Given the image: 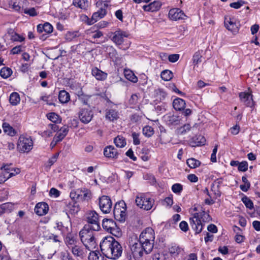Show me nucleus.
<instances>
[{
    "label": "nucleus",
    "mask_w": 260,
    "mask_h": 260,
    "mask_svg": "<svg viewBox=\"0 0 260 260\" xmlns=\"http://www.w3.org/2000/svg\"><path fill=\"white\" fill-rule=\"evenodd\" d=\"M100 248L103 254L107 258L117 259L121 256L122 248L120 243L113 237H104L100 242Z\"/></svg>",
    "instance_id": "1"
},
{
    "label": "nucleus",
    "mask_w": 260,
    "mask_h": 260,
    "mask_svg": "<svg viewBox=\"0 0 260 260\" xmlns=\"http://www.w3.org/2000/svg\"><path fill=\"white\" fill-rule=\"evenodd\" d=\"M99 230H93L89 225H84L79 232V236L82 243L86 249L91 251L96 245L95 234Z\"/></svg>",
    "instance_id": "2"
},
{
    "label": "nucleus",
    "mask_w": 260,
    "mask_h": 260,
    "mask_svg": "<svg viewBox=\"0 0 260 260\" xmlns=\"http://www.w3.org/2000/svg\"><path fill=\"white\" fill-rule=\"evenodd\" d=\"M129 246L135 258H141L144 254L150 253L152 250L146 248L147 246L139 240L136 235H133L129 239Z\"/></svg>",
    "instance_id": "3"
},
{
    "label": "nucleus",
    "mask_w": 260,
    "mask_h": 260,
    "mask_svg": "<svg viewBox=\"0 0 260 260\" xmlns=\"http://www.w3.org/2000/svg\"><path fill=\"white\" fill-rule=\"evenodd\" d=\"M154 239L155 234L154 230L151 228L148 227L142 232L138 240L146 245L147 246L146 248L152 250Z\"/></svg>",
    "instance_id": "4"
},
{
    "label": "nucleus",
    "mask_w": 260,
    "mask_h": 260,
    "mask_svg": "<svg viewBox=\"0 0 260 260\" xmlns=\"http://www.w3.org/2000/svg\"><path fill=\"white\" fill-rule=\"evenodd\" d=\"M126 204L123 201L116 203L113 209L114 216L117 220L124 222L126 216Z\"/></svg>",
    "instance_id": "5"
},
{
    "label": "nucleus",
    "mask_w": 260,
    "mask_h": 260,
    "mask_svg": "<svg viewBox=\"0 0 260 260\" xmlns=\"http://www.w3.org/2000/svg\"><path fill=\"white\" fill-rule=\"evenodd\" d=\"M33 147V142L30 137L21 136L19 137L17 148L21 152H28Z\"/></svg>",
    "instance_id": "6"
},
{
    "label": "nucleus",
    "mask_w": 260,
    "mask_h": 260,
    "mask_svg": "<svg viewBox=\"0 0 260 260\" xmlns=\"http://www.w3.org/2000/svg\"><path fill=\"white\" fill-rule=\"evenodd\" d=\"M154 200L146 195L140 194L136 199V203L140 208L146 210H150L154 204Z\"/></svg>",
    "instance_id": "7"
},
{
    "label": "nucleus",
    "mask_w": 260,
    "mask_h": 260,
    "mask_svg": "<svg viewBox=\"0 0 260 260\" xmlns=\"http://www.w3.org/2000/svg\"><path fill=\"white\" fill-rule=\"evenodd\" d=\"M202 218V213H195L193 216L189 218V223L196 234L200 233L203 228V224L201 219Z\"/></svg>",
    "instance_id": "8"
},
{
    "label": "nucleus",
    "mask_w": 260,
    "mask_h": 260,
    "mask_svg": "<svg viewBox=\"0 0 260 260\" xmlns=\"http://www.w3.org/2000/svg\"><path fill=\"white\" fill-rule=\"evenodd\" d=\"M87 221L88 224L85 225H89L93 230H100L99 216L94 211H90L87 213Z\"/></svg>",
    "instance_id": "9"
},
{
    "label": "nucleus",
    "mask_w": 260,
    "mask_h": 260,
    "mask_svg": "<svg viewBox=\"0 0 260 260\" xmlns=\"http://www.w3.org/2000/svg\"><path fill=\"white\" fill-rule=\"evenodd\" d=\"M93 116V113L90 107L81 108L78 113L79 119L84 124H87L90 122Z\"/></svg>",
    "instance_id": "10"
},
{
    "label": "nucleus",
    "mask_w": 260,
    "mask_h": 260,
    "mask_svg": "<svg viewBox=\"0 0 260 260\" xmlns=\"http://www.w3.org/2000/svg\"><path fill=\"white\" fill-rule=\"evenodd\" d=\"M99 204L101 210L104 213H109L110 212L112 207V202L108 196H103L100 197L99 198Z\"/></svg>",
    "instance_id": "11"
},
{
    "label": "nucleus",
    "mask_w": 260,
    "mask_h": 260,
    "mask_svg": "<svg viewBox=\"0 0 260 260\" xmlns=\"http://www.w3.org/2000/svg\"><path fill=\"white\" fill-rule=\"evenodd\" d=\"M111 34L113 35L111 40L117 45L122 44L124 42V38L128 37V34L126 31L120 29Z\"/></svg>",
    "instance_id": "12"
},
{
    "label": "nucleus",
    "mask_w": 260,
    "mask_h": 260,
    "mask_svg": "<svg viewBox=\"0 0 260 260\" xmlns=\"http://www.w3.org/2000/svg\"><path fill=\"white\" fill-rule=\"evenodd\" d=\"M168 252L171 257L176 258L184 253V248L176 243H172L169 246Z\"/></svg>",
    "instance_id": "13"
},
{
    "label": "nucleus",
    "mask_w": 260,
    "mask_h": 260,
    "mask_svg": "<svg viewBox=\"0 0 260 260\" xmlns=\"http://www.w3.org/2000/svg\"><path fill=\"white\" fill-rule=\"evenodd\" d=\"M169 17L172 20H183L186 17L183 11L179 8H173L170 10Z\"/></svg>",
    "instance_id": "14"
},
{
    "label": "nucleus",
    "mask_w": 260,
    "mask_h": 260,
    "mask_svg": "<svg viewBox=\"0 0 260 260\" xmlns=\"http://www.w3.org/2000/svg\"><path fill=\"white\" fill-rule=\"evenodd\" d=\"M48 209L49 207L47 204L45 202H41L37 204L35 208V212L37 215L42 216L48 212Z\"/></svg>",
    "instance_id": "15"
},
{
    "label": "nucleus",
    "mask_w": 260,
    "mask_h": 260,
    "mask_svg": "<svg viewBox=\"0 0 260 260\" xmlns=\"http://www.w3.org/2000/svg\"><path fill=\"white\" fill-rule=\"evenodd\" d=\"M78 193H80L79 201H88L91 198V192L90 190L87 188H79L78 189Z\"/></svg>",
    "instance_id": "16"
},
{
    "label": "nucleus",
    "mask_w": 260,
    "mask_h": 260,
    "mask_svg": "<svg viewBox=\"0 0 260 260\" xmlns=\"http://www.w3.org/2000/svg\"><path fill=\"white\" fill-rule=\"evenodd\" d=\"M104 154L106 157L116 158L118 155V153L114 146L110 145L104 148Z\"/></svg>",
    "instance_id": "17"
},
{
    "label": "nucleus",
    "mask_w": 260,
    "mask_h": 260,
    "mask_svg": "<svg viewBox=\"0 0 260 260\" xmlns=\"http://www.w3.org/2000/svg\"><path fill=\"white\" fill-rule=\"evenodd\" d=\"M70 250L75 256L81 258L84 257L86 255L85 253H87L86 250L80 245V243L73 247V249H71Z\"/></svg>",
    "instance_id": "18"
},
{
    "label": "nucleus",
    "mask_w": 260,
    "mask_h": 260,
    "mask_svg": "<svg viewBox=\"0 0 260 260\" xmlns=\"http://www.w3.org/2000/svg\"><path fill=\"white\" fill-rule=\"evenodd\" d=\"M241 101L247 107H251L253 104L252 95L248 92H241L239 93Z\"/></svg>",
    "instance_id": "19"
},
{
    "label": "nucleus",
    "mask_w": 260,
    "mask_h": 260,
    "mask_svg": "<svg viewBox=\"0 0 260 260\" xmlns=\"http://www.w3.org/2000/svg\"><path fill=\"white\" fill-rule=\"evenodd\" d=\"M224 23L225 27L228 30L233 32L238 31V26L234 18H229V19L225 18Z\"/></svg>",
    "instance_id": "20"
},
{
    "label": "nucleus",
    "mask_w": 260,
    "mask_h": 260,
    "mask_svg": "<svg viewBox=\"0 0 260 260\" xmlns=\"http://www.w3.org/2000/svg\"><path fill=\"white\" fill-rule=\"evenodd\" d=\"M65 243L70 250L73 249V247L79 243L77 239L71 234L67 235L65 239Z\"/></svg>",
    "instance_id": "21"
},
{
    "label": "nucleus",
    "mask_w": 260,
    "mask_h": 260,
    "mask_svg": "<svg viewBox=\"0 0 260 260\" xmlns=\"http://www.w3.org/2000/svg\"><path fill=\"white\" fill-rule=\"evenodd\" d=\"M92 75L98 80H105L107 77V74L99 70L97 68H94L91 71Z\"/></svg>",
    "instance_id": "22"
},
{
    "label": "nucleus",
    "mask_w": 260,
    "mask_h": 260,
    "mask_svg": "<svg viewBox=\"0 0 260 260\" xmlns=\"http://www.w3.org/2000/svg\"><path fill=\"white\" fill-rule=\"evenodd\" d=\"M203 52L202 50H198L193 55L192 60L193 64V68L194 69L196 67H198L199 63H200L202 61L203 57Z\"/></svg>",
    "instance_id": "23"
},
{
    "label": "nucleus",
    "mask_w": 260,
    "mask_h": 260,
    "mask_svg": "<svg viewBox=\"0 0 260 260\" xmlns=\"http://www.w3.org/2000/svg\"><path fill=\"white\" fill-rule=\"evenodd\" d=\"M185 105L186 103L185 101L179 98H176L173 102V107L176 111L184 110Z\"/></svg>",
    "instance_id": "24"
},
{
    "label": "nucleus",
    "mask_w": 260,
    "mask_h": 260,
    "mask_svg": "<svg viewBox=\"0 0 260 260\" xmlns=\"http://www.w3.org/2000/svg\"><path fill=\"white\" fill-rule=\"evenodd\" d=\"M106 118L110 121H116L119 118V113L114 109L107 110L106 112Z\"/></svg>",
    "instance_id": "25"
},
{
    "label": "nucleus",
    "mask_w": 260,
    "mask_h": 260,
    "mask_svg": "<svg viewBox=\"0 0 260 260\" xmlns=\"http://www.w3.org/2000/svg\"><path fill=\"white\" fill-rule=\"evenodd\" d=\"M115 222L111 219L105 218L103 220L102 226L103 229L109 232L113 227H115Z\"/></svg>",
    "instance_id": "26"
},
{
    "label": "nucleus",
    "mask_w": 260,
    "mask_h": 260,
    "mask_svg": "<svg viewBox=\"0 0 260 260\" xmlns=\"http://www.w3.org/2000/svg\"><path fill=\"white\" fill-rule=\"evenodd\" d=\"M73 5L80 9L87 10L89 3L87 0H73Z\"/></svg>",
    "instance_id": "27"
},
{
    "label": "nucleus",
    "mask_w": 260,
    "mask_h": 260,
    "mask_svg": "<svg viewBox=\"0 0 260 260\" xmlns=\"http://www.w3.org/2000/svg\"><path fill=\"white\" fill-rule=\"evenodd\" d=\"M165 119L169 125H177L180 122L179 117L174 115H168L165 117Z\"/></svg>",
    "instance_id": "28"
},
{
    "label": "nucleus",
    "mask_w": 260,
    "mask_h": 260,
    "mask_svg": "<svg viewBox=\"0 0 260 260\" xmlns=\"http://www.w3.org/2000/svg\"><path fill=\"white\" fill-rule=\"evenodd\" d=\"M58 100L61 103H67L70 100V94L64 90H61L59 92Z\"/></svg>",
    "instance_id": "29"
},
{
    "label": "nucleus",
    "mask_w": 260,
    "mask_h": 260,
    "mask_svg": "<svg viewBox=\"0 0 260 260\" xmlns=\"http://www.w3.org/2000/svg\"><path fill=\"white\" fill-rule=\"evenodd\" d=\"M155 97L156 101L160 102L164 100L167 97V93L164 90L161 88H158L154 91Z\"/></svg>",
    "instance_id": "30"
},
{
    "label": "nucleus",
    "mask_w": 260,
    "mask_h": 260,
    "mask_svg": "<svg viewBox=\"0 0 260 260\" xmlns=\"http://www.w3.org/2000/svg\"><path fill=\"white\" fill-rule=\"evenodd\" d=\"M4 132L10 136H14L16 134V131L7 122H4L2 125Z\"/></svg>",
    "instance_id": "31"
},
{
    "label": "nucleus",
    "mask_w": 260,
    "mask_h": 260,
    "mask_svg": "<svg viewBox=\"0 0 260 260\" xmlns=\"http://www.w3.org/2000/svg\"><path fill=\"white\" fill-rule=\"evenodd\" d=\"M69 128L67 127H61L59 131L54 137L59 142L61 141L68 134Z\"/></svg>",
    "instance_id": "32"
},
{
    "label": "nucleus",
    "mask_w": 260,
    "mask_h": 260,
    "mask_svg": "<svg viewBox=\"0 0 260 260\" xmlns=\"http://www.w3.org/2000/svg\"><path fill=\"white\" fill-rule=\"evenodd\" d=\"M9 102L13 106H16L19 104L20 102V98L19 94L16 92H12L9 97Z\"/></svg>",
    "instance_id": "33"
},
{
    "label": "nucleus",
    "mask_w": 260,
    "mask_h": 260,
    "mask_svg": "<svg viewBox=\"0 0 260 260\" xmlns=\"http://www.w3.org/2000/svg\"><path fill=\"white\" fill-rule=\"evenodd\" d=\"M89 260H107L99 251H91L88 255Z\"/></svg>",
    "instance_id": "34"
},
{
    "label": "nucleus",
    "mask_w": 260,
    "mask_h": 260,
    "mask_svg": "<svg viewBox=\"0 0 260 260\" xmlns=\"http://www.w3.org/2000/svg\"><path fill=\"white\" fill-rule=\"evenodd\" d=\"M114 143L116 147L119 148H123L126 144L125 138L121 136H118L115 137L114 139Z\"/></svg>",
    "instance_id": "35"
},
{
    "label": "nucleus",
    "mask_w": 260,
    "mask_h": 260,
    "mask_svg": "<svg viewBox=\"0 0 260 260\" xmlns=\"http://www.w3.org/2000/svg\"><path fill=\"white\" fill-rule=\"evenodd\" d=\"M124 73L125 78L127 80H129L130 81L133 83L137 82L138 78L136 76H135V75L132 71L125 70Z\"/></svg>",
    "instance_id": "36"
},
{
    "label": "nucleus",
    "mask_w": 260,
    "mask_h": 260,
    "mask_svg": "<svg viewBox=\"0 0 260 260\" xmlns=\"http://www.w3.org/2000/svg\"><path fill=\"white\" fill-rule=\"evenodd\" d=\"M13 71L11 68L4 67L0 71V75L4 79L9 78L12 74Z\"/></svg>",
    "instance_id": "37"
},
{
    "label": "nucleus",
    "mask_w": 260,
    "mask_h": 260,
    "mask_svg": "<svg viewBox=\"0 0 260 260\" xmlns=\"http://www.w3.org/2000/svg\"><path fill=\"white\" fill-rule=\"evenodd\" d=\"M186 163L189 167L192 169L196 168L201 165V162L194 158H190L187 159Z\"/></svg>",
    "instance_id": "38"
},
{
    "label": "nucleus",
    "mask_w": 260,
    "mask_h": 260,
    "mask_svg": "<svg viewBox=\"0 0 260 260\" xmlns=\"http://www.w3.org/2000/svg\"><path fill=\"white\" fill-rule=\"evenodd\" d=\"M13 207L10 203H6L0 205V215L6 212L10 211Z\"/></svg>",
    "instance_id": "39"
},
{
    "label": "nucleus",
    "mask_w": 260,
    "mask_h": 260,
    "mask_svg": "<svg viewBox=\"0 0 260 260\" xmlns=\"http://www.w3.org/2000/svg\"><path fill=\"white\" fill-rule=\"evenodd\" d=\"M161 79L166 81L170 80L173 77V73L170 70H165L161 73Z\"/></svg>",
    "instance_id": "40"
},
{
    "label": "nucleus",
    "mask_w": 260,
    "mask_h": 260,
    "mask_svg": "<svg viewBox=\"0 0 260 260\" xmlns=\"http://www.w3.org/2000/svg\"><path fill=\"white\" fill-rule=\"evenodd\" d=\"M194 139V144L192 146H201L205 144L206 142V139L203 136L199 135L193 138Z\"/></svg>",
    "instance_id": "41"
},
{
    "label": "nucleus",
    "mask_w": 260,
    "mask_h": 260,
    "mask_svg": "<svg viewBox=\"0 0 260 260\" xmlns=\"http://www.w3.org/2000/svg\"><path fill=\"white\" fill-rule=\"evenodd\" d=\"M242 201L246 207V208L251 210L253 209V203L252 201L247 197L244 196L243 197L242 199Z\"/></svg>",
    "instance_id": "42"
},
{
    "label": "nucleus",
    "mask_w": 260,
    "mask_h": 260,
    "mask_svg": "<svg viewBox=\"0 0 260 260\" xmlns=\"http://www.w3.org/2000/svg\"><path fill=\"white\" fill-rule=\"evenodd\" d=\"M15 171H16L15 173H10L9 174V176L5 177V176L2 175V174H0V184L5 182L7 180L9 179L10 178H11L14 176H15L17 174H18L20 172L19 169H16Z\"/></svg>",
    "instance_id": "43"
},
{
    "label": "nucleus",
    "mask_w": 260,
    "mask_h": 260,
    "mask_svg": "<svg viewBox=\"0 0 260 260\" xmlns=\"http://www.w3.org/2000/svg\"><path fill=\"white\" fill-rule=\"evenodd\" d=\"M47 118L53 123H59L61 119H59L58 115L55 113H50L47 115Z\"/></svg>",
    "instance_id": "44"
},
{
    "label": "nucleus",
    "mask_w": 260,
    "mask_h": 260,
    "mask_svg": "<svg viewBox=\"0 0 260 260\" xmlns=\"http://www.w3.org/2000/svg\"><path fill=\"white\" fill-rule=\"evenodd\" d=\"M143 133L145 136L150 137L154 133L153 128L151 126L146 125L143 128Z\"/></svg>",
    "instance_id": "45"
},
{
    "label": "nucleus",
    "mask_w": 260,
    "mask_h": 260,
    "mask_svg": "<svg viewBox=\"0 0 260 260\" xmlns=\"http://www.w3.org/2000/svg\"><path fill=\"white\" fill-rule=\"evenodd\" d=\"M150 5L151 7V12L158 10L161 6V3L158 1H155L151 3Z\"/></svg>",
    "instance_id": "46"
},
{
    "label": "nucleus",
    "mask_w": 260,
    "mask_h": 260,
    "mask_svg": "<svg viewBox=\"0 0 260 260\" xmlns=\"http://www.w3.org/2000/svg\"><path fill=\"white\" fill-rule=\"evenodd\" d=\"M79 100L84 105H87L90 96L83 93L78 95Z\"/></svg>",
    "instance_id": "47"
},
{
    "label": "nucleus",
    "mask_w": 260,
    "mask_h": 260,
    "mask_svg": "<svg viewBox=\"0 0 260 260\" xmlns=\"http://www.w3.org/2000/svg\"><path fill=\"white\" fill-rule=\"evenodd\" d=\"M182 189V185L179 183H175L172 186V190L175 193H180Z\"/></svg>",
    "instance_id": "48"
},
{
    "label": "nucleus",
    "mask_w": 260,
    "mask_h": 260,
    "mask_svg": "<svg viewBox=\"0 0 260 260\" xmlns=\"http://www.w3.org/2000/svg\"><path fill=\"white\" fill-rule=\"evenodd\" d=\"M108 233H111L113 236L118 237L121 236V232L119 228H118L116 224L115 225V227H113L111 230H110Z\"/></svg>",
    "instance_id": "49"
},
{
    "label": "nucleus",
    "mask_w": 260,
    "mask_h": 260,
    "mask_svg": "<svg viewBox=\"0 0 260 260\" xmlns=\"http://www.w3.org/2000/svg\"><path fill=\"white\" fill-rule=\"evenodd\" d=\"M248 165L247 162L246 161H242L239 163L238 170L239 171L246 172L248 170Z\"/></svg>",
    "instance_id": "50"
},
{
    "label": "nucleus",
    "mask_w": 260,
    "mask_h": 260,
    "mask_svg": "<svg viewBox=\"0 0 260 260\" xmlns=\"http://www.w3.org/2000/svg\"><path fill=\"white\" fill-rule=\"evenodd\" d=\"M10 40L13 42H22L24 41L25 38L23 36L20 35L16 32L13 36H12Z\"/></svg>",
    "instance_id": "51"
},
{
    "label": "nucleus",
    "mask_w": 260,
    "mask_h": 260,
    "mask_svg": "<svg viewBox=\"0 0 260 260\" xmlns=\"http://www.w3.org/2000/svg\"><path fill=\"white\" fill-rule=\"evenodd\" d=\"M61 260H74L71 254L67 251H62L60 253Z\"/></svg>",
    "instance_id": "52"
},
{
    "label": "nucleus",
    "mask_w": 260,
    "mask_h": 260,
    "mask_svg": "<svg viewBox=\"0 0 260 260\" xmlns=\"http://www.w3.org/2000/svg\"><path fill=\"white\" fill-rule=\"evenodd\" d=\"M78 31H73V32H70L69 31L67 33L66 37V39L69 41H71L74 38H77L78 37Z\"/></svg>",
    "instance_id": "53"
},
{
    "label": "nucleus",
    "mask_w": 260,
    "mask_h": 260,
    "mask_svg": "<svg viewBox=\"0 0 260 260\" xmlns=\"http://www.w3.org/2000/svg\"><path fill=\"white\" fill-rule=\"evenodd\" d=\"M167 256L163 253H156L153 255V260H167Z\"/></svg>",
    "instance_id": "54"
},
{
    "label": "nucleus",
    "mask_w": 260,
    "mask_h": 260,
    "mask_svg": "<svg viewBox=\"0 0 260 260\" xmlns=\"http://www.w3.org/2000/svg\"><path fill=\"white\" fill-rule=\"evenodd\" d=\"M245 4V2L243 1H240L237 2H234L230 4V6L231 8L234 9H239L242 7Z\"/></svg>",
    "instance_id": "55"
},
{
    "label": "nucleus",
    "mask_w": 260,
    "mask_h": 260,
    "mask_svg": "<svg viewBox=\"0 0 260 260\" xmlns=\"http://www.w3.org/2000/svg\"><path fill=\"white\" fill-rule=\"evenodd\" d=\"M173 204V200L172 197H167L163 201V205L167 207H171Z\"/></svg>",
    "instance_id": "56"
},
{
    "label": "nucleus",
    "mask_w": 260,
    "mask_h": 260,
    "mask_svg": "<svg viewBox=\"0 0 260 260\" xmlns=\"http://www.w3.org/2000/svg\"><path fill=\"white\" fill-rule=\"evenodd\" d=\"M132 136L133 138L134 144L135 145L140 144V141L139 140V134L136 133V132H133L132 133Z\"/></svg>",
    "instance_id": "57"
},
{
    "label": "nucleus",
    "mask_w": 260,
    "mask_h": 260,
    "mask_svg": "<svg viewBox=\"0 0 260 260\" xmlns=\"http://www.w3.org/2000/svg\"><path fill=\"white\" fill-rule=\"evenodd\" d=\"M100 19H101L99 17V16L98 15L97 13H94L92 14V16L91 17V18L90 19V21L87 22V24L88 25H91L94 23L95 22H96L98 20H99Z\"/></svg>",
    "instance_id": "58"
},
{
    "label": "nucleus",
    "mask_w": 260,
    "mask_h": 260,
    "mask_svg": "<svg viewBox=\"0 0 260 260\" xmlns=\"http://www.w3.org/2000/svg\"><path fill=\"white\" fill-rule=\"evenodd\" d=\"M191 126L189 124H184L183 126L181 127L179 131L181 134H184L187 132L190 131Z\"/></svg>",
    "instance_id": "59"
},
{
    "label": "nucleus",
    "mask_w": 260,
    "mask_h": 260,
    "mask_svg": "<svg viewBox=\"0 0 260 260\" xmlns=\"http://www.w3.org/2000/svg\"><path fill=\"white\" fill-rule=\"evenodd\" d=\"M44 31L47 34H50L53 31V26L48 22H46L44 24Z\"/></svg>",
    "instance_id": "60"
},
{
    "label": "nucleus",
    "mask_w": 260,
    "mask_h": 260,
    "mask_svg": "<svg viewBox=\"0 0 260 260\" xmlns=\"http://www.w3.org/2000/svg\"><path fill=\"white\" fill-rule=\"evenodd\" d=\"M80 196V193H78V189L76 190H72L70 192V196L72 200H78L79 201V196Z\"/></svg>",
    "instance_id": "61"
},
{
    "label": "nucleus",
    "mask_w": 260,
    "mask_h": 260,
    "mask_svg": "<svg viewBox=\"0 0 260 260\" xmlns=\"http://www.w3.org/2000/svg\"><path fill=\"white\" fill-rule=\"evenodd\" d=\"M22 46L18 45L13 47L10 52L12 54H18L22 51Z\"/></svg>",
    "instance_id": "62"
},
{
    "label": "nucleus",
    "mask_w": 260,
    "mask_h": 260,
    "mask_svg": "<svg viewBox=\"0 0 260 260\" xmlns=\"http://www.w3.org/2000/svg\"><path fill=\"white\" fill-rule=\"evenodd\" d=\"M49 195L51 197L57 198L60 195V191L55 188H51L49 191Z\"/></svg>",
    "instance_id": "63"
},
{
    "label": "nucleus",
    "mask_w": 260,
    "mask_h": 260,
    "mask_svg": "<svg viewBox=\"0 0 260 260\" xmlns=\"http://www.w3.org/2000/svg\"><path fill=\"white\" fill-rule=\"evenodd\" d=\"M179 58V55L178 54H171L168 56V59L171 62H176Z\"/></svg>",
    "instance_id": "64"
}]
</instances>
